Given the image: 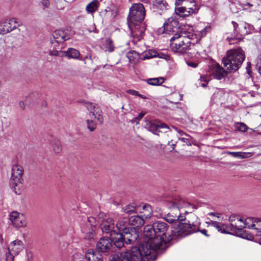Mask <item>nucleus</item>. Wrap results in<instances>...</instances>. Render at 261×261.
Instances as JSON below:
<instances>
[{
	"label": "nucleus",
	"instance_id": "nucleus-1",
	"mask_svg": "<svg viewBox=\"0 0 261 261\" xmlns=\"http://www.w3.org/2000/svg\"><path fill=\"white\" fill-rule=\"evenodd\" d=\"M168 225L163 221H157L152 225H147L144 228V241L148 244L147 249L151 250L156 259L158 253L166 248V244L172 240V237L167 233Z\"/></svg>",
	"mask_w": 261,
	"mask_h": 261
},
{
	"label": "nucleus",
	"instance_id": "nucleus-2",
	"mask_svg": "<svg viewBox=\"0 0 261 261\" xmlns=\"http://www.w3.org/2000/svg\"><path fill=\"white\" fill-rule=\"evenodd\" d=\"M148 244L142 243L139 248L133 247L130 250L112 254L111 261H153L155 259Z\"/></svg>",
	"mask_w": 261,
	"mask_h": 261
},
{
	"label": "nucleus",
	"instance_id": "nucleus-3",
	"mask_svg": "<svg viewBox=\"0 0 261 261\" xmlns=\"http://www.w3.org/2000/svg\"><path fill=\"white\" fill-rule=\"evenodd\" d=\"M198 39L195 33L182 31L174 34L170 38L171 49L174 53L183 55L190 48L191 45L197 43Z\"/></svg>",
	"mask_w": 261,
	"mask_h": 261
},
{
	"label": "nucleus",
	"instance_id": "nucleus-4",
	"mask_svg": "<svg viewBox=\"0 0 261 261\" xmlns=\"http://www.w3.org/2000/svg\"><path fill=\"white\" fill-rule=\"evenodd\" d=\"M245 58L242 49H230L227 51L226 56L223 58L222 62L229 72L236 71L241 67Z\"/></svg>",
	"mask_w": 261,
	"mask_h": 261
},
{
	"label": "nucleus",
	"instance_id": "nucleus-5",
	"mask_svg": "<svg viewBox=\"0 0 261 261\" xmlns=\"http://www.w3.org/2000/svg\"><path fill=\"white\" fill-rule=\"evenodd\" d=\"M23 168L18 164H15L11 169V176L10 179V187L12 190L17 195L21 192Z\"/></svg>",
	"mask_w": 261,
	"mask_h": 261
},
{
	"label": "nucleus",
	"instance_id": "nucleus-6",
	"mask_svg": "<svg viewBox=\"0 0 261 261\" xmlns=\"http://www.w3.org/2000/svg\"><path fill=\"white\" fill-rule=\"evenodd\" d=\"M196 219V221L192 223L190 221L179 222L178 226L172 230L173 236L184 237L197 232L198 228H199L200 223L197 218Z\"/></svg>",
	"mask_w": 261,
	"mask_h": 261
},
{
	"label": "nucleus",
	"instance_id": "nucleus-7",
	"mask_svg": "<svg viewBox=\"0 0 261 261\" xmlns=\"http://www.w3.org/2000/svg\"><path fill=\"white\" fill-rule=\"evenodd\" d=\"M86 107L89 111V117L91 119L86 121L87 128L90 132H93L96 128V123L93 119H95L100 124H102L103 121L102 112L97 105L94 103H87Z\"/></svg>",
	"mask_w": 261,
	"mask_h": 261
},
{
	"label": "nucleus",
	"instance_id": "nucleus-8",
	"mask_svg": "<svg viewBox=\"0 0 261 261\" xmlns=\"http://www.w3.org/2000/svg\"><path fill=\"white\" fill-rule=\"evenodd\" d=\"M145 11L144 6L141 3L134 4L130 8L127 18L128 24L144 23Z\"/></svg>",
	"mask_w": 261,
	"mask_h": 261
},
{
	"label": "nucleus",
	"instance_id": "nucleus-9",
	"mask_svg": "<svg viewBox=\"0 0 261 261\" xmlns=\"http://www.w3.org/2000/svg\"><path fill=\"white\" fill-rule=\"evenodd\" d=\"M199 8L194 0H188L179 7H175V12L180 17H185L196 14Z\"/></svg>",
	"mask_w": 261,
	"mask_h": 261
},
{
	"label": "nucleus",
	"instance_id": "nucleus-10",
	"mask_svg": "<svg viewBox=\"0 0 261 261\" xmlns=\"http://www.w3.org/2000/svg\"><path fill=\"white\" fill-rule=\"evenodd\" d=\"M128 27L130 31L132 42L135 44L141 40L145 35L146 25L144 23H129Z\"/></svg>",
	"mask_w": 261,
	"mask_h": 261
},
{
	"label": "nucleus",
	"instance_id": "nucleus-11",
	"mask_svg": "<svg viewBox=\"0 0 261 261\" xmlns=\"http://www.w3.org/2000/svg\"><path fill=\"white\" fill-rule=\"evenodd\" d=\"M21 26V22L16 18H11L0 21V34L10 33Z\"/></svg>",
	"mask_w": 261,
	"mask_h": 261
},
{
	"label": "nucleus",
	"instance_id": "nucleus-12",
	"mask_svg": "<svg viewBox=\"0 0 261 261\" xmlns=\"http://www.w3.org/2000/svg\"><path fill=\"white\" fill-rule=\"evenodd\" d=\"M73 35V33L68 30H57L53 33V39L51 40V42L52 44L57 43L59 44L58 47H63L62 43L71 38Z\"/></svg>",
	"mask_w": 261,
	"mask_h": 261
},
{
	"label": "nucleus",
	"instance_id": "nucleus-13",
	"mask_svg": "<svg viewBox=\"0 0 261 261\" xmlns=\"http://www.w3.org/2000/svg\"><path fill=\"white\" fill-rule=\"evenodd\" d=\"M63 47H54L53 50L49 51V55L59 57H68L69 58L77 59L80 53L79 50L75 48H69L67 51H62Z\"/></svg>",
	"mask_w": 261,
	"mask_h": 261
},
{
	"label": "nucleus",
	"instance_id": "nucleus-14",
	"mask_svg": "<svg viewBox=\"0 0 261 261\" xmlns=\"http://www.w3.org/2000/svg\"><path fill=\"white\" fill-rule=\"evenodd\" d=\"M23 247V244L20 240L12 242L8 247L9 252L6 254V261H14V256L17 255Z\"/></svg>",
	"mask_w": 261,
	"mask_h": 261
},
{
	"label": "nucleus",
	"instance_id": "nucleus-15",
	"mask_svg": "<svg viewBox=\"0 0 261 261\" xmlns=\"http://www.w3.org/2000/svg\"><path fill=\"white\" fill-rule=\"evenodd\" d=\"M178 22L177 20L173 19H169L165 22L163 26L158 30L159 34H167L169 35H174L175 33H179L178 30Z\"/></svg>",
	"mask_w": 261,
	"mask_h": 261
},
{
	"label": "nucleus",
	"instance_id": "nucleus-16",
	"mask_svg": "<svg viewBox=\"0 0 261 261\" xmlns=\"http://www.w3.org/2000/svg\"><path fill=\"white\" fill-rule=\"evenodd\" d=\"M233 27V33L227 36V40L230 44L233 43L231 41L233 40H241L243 39V36L249 34L248 31L243 30L240 24L234 21L231 22Z\"/></svg>",
	"mask_w": 261,
	"mask_h": 261
},
{
	"label": "nucleus",
	"instance_id": "nucleus-17",
	"mask_svg": "<svg viewBox=\"0 0 261 261\" xmlns=\"http://www.w3.org/2000/svg\"><path fill=\"white\" fill-rule=\"evenodd\" d=\"M96 249L102 253H110L113 249L112 241L109 237H101L96 244Z\"/></svg>",
	"mask_w": 261,
	"mask_h": 261
},
{
	"label": "nucleus",
	"instance_id": "nucleus-18",
	"mask_svg": "<svg viewBox=\"0 0 261 261\" xmlns=\"http://www.w3.org/2000/svg\"><path fill=\"white\" fill-rule=\"evenodd\" d=\"M166 204L169 208H175L178 209L182 207H187L190 206V204L180 197H174L170 198L166 201Z\"/></svg>",
	"mask_w": 261,
	"mask_h": 261
},
{
	"label": "nucleus",
	"instance_id": "nucleus-19",
	"mask_svg": "<svg viewBox=\"0 0 261 261\" xmlns=\"http://www.w3.org/2000/svg\"><path fill=\"white\" fill-rule=\"evenodd\" d=\"M169 213L164 215V219L168 223H173L177 221H183L186 220V217L182 216L178 209L171 208Z\"/></svg>",
	"mask_w": 261,
	"mask_h": 261
},
{
	"label": "nucleus",
	"instance_id": "nucleus-20",
	"mask_svg": "<svg viewBox=\"0 0 261 261\" xmlns=\"http://www.w3.org/2000/svg\"><path fill=\"white\" fill-rule=\"evenodd\" d=\"M10 220L13 226L16 228L24 227L27 225L24 215L17 212H13L10 215Z\"/></svg>",
	"mask_w": 261,
	"mask_h": 261
},
{
	"label": "nucleus",
	"instance_id": "nucleus-21",
	"mask_svg": "<svg viewBox=\"0 0 261 261\" xmlns=\"http://www.w3.org/2000/svg\"><path fill=\"white\" fill-rule=\"evenodd\" d=\"M229 221L230 223V226H229V230H241L244 228V220L237 215H231L229 218Z\"/></svg>",
	"mask_w": 261,
	"mask_h": 261
},
{
	"label": "nucleus",
	"instance_id": "nucleus-22",
	"mask_svg": "<svg viewBox=\"0 0 261 261\" xmlns=\"http://www.w3.org/2000/svg\"><path fill=\"white\" fill-rule=\"evenodd\" d=\"M122 233L124 237L126 244H133L139 237L138 232L132 228H129L128 231H123V233Z\"/></svg>",
	"mask_w": 261,
	"mask_h": 261
},
{
	"label": "nucleus",
	"instance_id": "nucleus-23",
	"mask_svg": "<svg viewBox=\"0 0 261 261\" xmlns=\"http://www.w3.org/2000/svg\"><path fill=\"white\" fill-rule=\"evenodd\" d=\"M211 72L214 78L219 80L224 78L227 73L219 64H214L211 66Z\"/></svg>",
	"mask_w": 261,
	"mask_h": 261
},
{
	"label": "nucleus",
	"instance_id": "nucleus-24",
	"mask_svg": "<svg viewBox=\"0 0 261 261\" xmlns=\"http://www.w3.org/2000/svg\"><path fill=\"white\" fill-rule=\"evenodd\" d=\"M111 240L112 241V245H114L118 249L122 248L124 245L125 240L122 233H116L111 234Z\"/></svg>",
	"mask_w": 261,
	"mask_h": 261
},
{
	"label": "nucleus",
	"instance_id": "nucleus-25",
	"mask_svg": "<svg viewBox=\"0 0 261 261\" xmlns=\"http://www.w3.org/2000/svg\"><path fill=\"white\" fill-rule=\"evenodd\" d=\"M100 226L103 232L107 233L111 232L114 228V220L111 218H108L103 220Z\"/></svg>",
	"mask_w": 261,
	"mask_h": 261
},
{
	"label": "nucleus",
	"instance_id": "nucleus-26",
	"mask_svg": "<svg viewBox=\"0 0 261 261\" xmlns=\"http://www.w3.org/2000/svg\"><path fill=\"white\" fill-rule=\"evenodd\" d=\"M85 258L88 261H103L102 255L99 252L88 250L85 254Z\"/></svg>",
	"mask_w": 261,
	"mask_h": 261
},
{
	"label": "nucleus",
	"instance_id": "nucleus-27",
	"mask_svg": "<svg viewBox=\"0 0 261 261\" xmlns=\"http://www.w3.org/2000/svg\"><path fill=\"white\" fill-rule=\"evenodd\" d=\"M129 225L128 219L122 218L120 219L117 223L116 227L119 231V233H123V231H128Z\"/></svg>",
	"mask_w": 261,
	"mask_h": 261
},
{
	"label": "nucleus",
	"instance_id": "nucleus-28",
	"mask_svg": "<svg viewBox=\"0 0 261 261\" xmlns=\"http://www.w3.org/2000/svg\"><path fill=\"white\" fill-rule=\"evenodd\" d=\"M208 224L216 228L218 231L223 233H229V227L227 224H221L218 222L211 221Z\"/></svg>",
	"mask_w": 261,
	"mask_h": 261
},
{
	"label": "nucleus",
	"instance_id": "nucleus-29",
	"mask_svg": "<svg viewBox=\"0 0 261 261\" xmlns=\"http://www.w3.org/2000/svg\"><path fill=\"white\" fill-rule=\"evenodd\" d=\"M128 220L129 224L137 227H140L144 224V218L141 216H133Z\"/></svg>",
	"mask_w": 261,
	"mask_h": 261
},
{
	"label": "nucleus",
	"instance_id": "nucleus-30",
	"mask_svg": "<svg viewBox=\"0 0 261 261\" xmlns=\"http://www.w3.org/2000/svg\"><path fill=\"white\" fill-rule=\"evenodd\" d=\"M101 48L105 51L111 53L114 50L115 46L112 40L108 38L105 39V41L101 46Z\"/></svg>",
	"mask_w": 261,
	"mask_h": 261
},
{
	"label": "nucleus",
	"instance_id": "nucleus-31",
	"mask_svg": "<svg viewBox=\"0 0 261 261\" xmlns=\"http://www.w3.org/2000/svg\"><path fill=\"white\" fill-rule=\"evenodd\" d=\"M159 123L160 122H153L151 121H147L146 123V127L153 134L159 135L158 133Z\"/></svg>",
	"mask_w": 261,
	"mask_h": 261
},
{
	"label": "nucleus",
	"instance_id": "nucleus-32",
	"mask_svg": "<svg viewBox=\"0 0 261 261\" xmlns=\"http://www.w3.org/2000/svg\"><path fill=\"white\" fill-rule=\"evenodd\" d=\"M142 214L141 216L145 219L150 218L152 216V208L148 204H145L142 206V211L140 212Z\"/></svg>",
	"mask_w": 261,
	"mask_h": 261
},
{
	"label": "nucleus",
	"instance_id": "nucleus-33",
	"mask_svg": "<svg viewBox=\"0 0 261 261\" xmlns=\"http://www.w3.org/2000/svg\"><path fill=\"white\" fill-rule=\"evenodd\" d=\"M99 4V2L97 0L93 1L87 5L86 11L88 13L93 14L97 10Z\"/></svg>",
	"mask_w": 261,
	"mask_h": 261
},
{
	"label": "nucleus",
	"instance_id": "nucleus-34",
	"mask_svg": "<svg viewBox=\"0 0 261 261\" xmlns=\"http://www.w3.org/2000/svg\"><path fill=\"white\" fill-rule=\"evenodd\" d=\"M229 154L231 155L234 158L239 159H245L251 156L252 154L250 152H228Z\"/></svg>",
	"mask_w": 261,
	"mask_h": 261
},
{
	"label": "nucleus",
	"instance_id": "nucleus-35",
	"mask_svg": "<svg viewBox=\"0 0 261 261\" xmlns=\"http://www.w3.org/2000/svg\"><path fill=\"white\" fill-rule=\"evenodd\" d=\"M167 6L166 2L164 0H155L153 3L154 8L162 10L166 9Z\"/></svg>",
	"mask_w": 261,
	"mask_h": 261
},
{
	"label": "nucleus",
	"instance_id": "nucleus-36",
	"mask_svg": "<svg viewBox=\"0 0 261 261\" xmlns=\"http://www.w3.org/2000/svg\"><path fill=\"white\" fill-rule=\"evenodd\" d=\"M164 82L163 77H158L149 79L147 80V83L150 85L158 86L160 85Z\"/></svg>",
	"mask_w": 261,
	"mask_h": 261
},
{
	"label": "nucleus",
	"instance_id": "nucleus-37",
	"mask_svg": "<svg viewBox=\"0 0 261 261\" xmlns=\"http://www.w3.org/2000/svg\"><path fill=\"white\" fill-rule=\"evenodd\" d=\"M252 229L255 230L256 234L261 236V219L255 218Z\"/></svg>",
	"mask_w": 261,
	"mask_h": 261
},
{
	"label": "nucleus",
	"instance_id": "nucleus-38",
	"mask_svg": "<svg viewBox=\"0 0 261 261\" xmlns=\"http://www.w3.org/2000/svg\"><path fill=\"white\" fill-rule=\"evenodd\" d=\"M52 147L53 150L56 153H60L62 149L60 142L56 139H54L53 141Z\"/></svg>",
	"mask_w": 261,
	"mask_h": 261
},
{
	"label": "nucleus",
	"instance_id": "nucleus-39",
	"mask_svg": "<svg viewBox=\"0 0 261 261\" xmlns=\"http://www.w3.org/2000/svg\"><path fill=\"white\" fill-rule=\"evenodd\" d=\"M136 208V204L135 203H132L124 206L122 210L125 213L131 214L135 212Z\"/></svg>",
	"mask_w": 261,
	"mask_h": 261
},
{
	"label": "nucleus",
	"instance_id": "nucleus-40",
	"mask_svg": "<svg viewBox=\"0 0 261 261\" xmlns=\"http://www.w3.org/2000/svg\"><path fill=\"white\" fill-rule=\"evenodd\" d=\"M255 218L252 217H248L244 220V228L252 229L254 226Z\"/></svg>",
	"mask_w": 261,
	"mask_h": 261
},
{
	"label": "nucleus",
	"instance_id": "nucleus-41",
	"mask_svg": "<svg viewBox=\"0 0 261 261\" xmlns=\"http://www.w3.org/2000/svg\"><path fill=\"white\" fill-rule=\"evenodd\" d=\"M210 30H211V27H210V25H207V26H206L205 27H204V29H203L202 30H201L199 32V33H198V34H195L197 35V36L198 38L199 39H198V41L200 40V39L202 37H204V36H206V35L207 34V33L208 32H209L210 31Z\"/></svg>",
	"mask_w": 261,
	"mask_h": 261
},
{
	"label": "nucleus",
	"instance_id": "nucleus-42",
	"mask_svg": "<svg viewBox=\"0 0 261 261\" xmlns=\"http://www.w3.org/2000/svg\"><path fill=\"white\" fill-rule=\"evenodd\" d=\"M169 131H170V129L169 127L166 124L160 122L159 125L158 126V134H159V133H168Z\"/></svg>",
	"mask_w": 261,
	"mask_h": 261
},
{
	"label": "nucleus",
	"instance_id": "nucleus-43",
	"mask_svg": "<svg viewBox=\"0 0 261 261\" xmlns=\"http://www.w3.org/2000/svg\"><path fill=\"white\" fill-rule=\"evenodd\" d=\"M236 129L237 130L242 132H245L248 129L247 126L244 123L240 122L237 123L236 124Z\"/></svg>",
	"mask_w": 261,
	"mask_h": 261
},
{
	"label": "nucleus",
	"instance_id": "nucleus-44",
	"mask_svg": "<svg viewBox=\"0 0 261 261\" xmlns=\"http://www.w3.org/2000/svg\"><path fill=\"white\" fill-rule=\"evenodd\" d=\"M85 257L80 253H75L72 255V261H83Z\"/></svg>",
	"mask_w": 261,
	"mask_h": 261
},
{
	"label": "nucleus",
	"instance_id": "nucleus-45",
	"mask_svg": "<svg viewBox=\"0 0 261 261\" xmlns=\"http://www.w3.org/2000/svg\"><path fill=\"white\" fill-rule=\"evenodd\" d=\"M157 56V52L154 50H150L146 53L144 57L145 59H150L155 57Z\"/></svg>",
	"mask_w": 261,
	"mask_h": 261
},
{
	"label": "nucleus",
	"instance_id": "nucleus-46",
	"mask_svg": "<svg viewBox=\"0 0 261 261\" xmlns=\"http://www.w3.org/2000/svg\"><path fill=\"white\" fill-rule=\"evenodd\" d=\"M186 64L189 67L192 68H196L199 64V62L197 61L188 60L186 61Z\"/></svg>",
	"mask_w": 261,
	"mask_h": 261
},
{
	"label": "nucleus",
	"instance_id": "nucleus-47",
	"mask_svg": "<svg viewBox=\"0 0 261 261\" xmlns=\"http://www.w3.org/2000/svg\"><path fill=\"white\" fill-rule=\"evenodd\" d=\"M240 25L243 30L248 31L249 33H250V28L251 27V25L244 22L241 23Z\"/></svg>",
	"mask_w": 261,
	"mask_h": 261
},
{
	"label": "nucleus",
	"instance_id": "nucleus-48",
	"mask_svg": "<svg viewBox=\"0 0 261 261\" xmlns=\"http://www.w3.org/2000/svg\"><path fill=\"white\" fill-rule=\"evenodd\" d=\"M134 55L137 56V53L135 51H130L127 53V57L128 59L129 62L134 61Z\"/></svg>",
	"mask_w": 261,
	"mask_h": 261
},
{
	"label": "nucleus",
	"instance_id": "nucleus-49",
	"mask_svg": "<svg viewBox=\"0 0 261 261\" xmlns=\"http://www.w3.org/2000/svg\"><path fill=\"white\" fill-rule=\"evenodd\" d=\"M27 261H33V254L31 251L27 252Z\"/></svg>",
	"mask_w": 261,
	"mask_h": 261
},
{
	"label": "nucleus",
	"instance_id": "nucleus-50",
	"mask_svg": "<svg viewBox=\"0 0 261 261\" xmlns=\"http://www.w3.org/2000/svg\"><path fill=\"white\" fill-rule=\"evenodd\" d=\"M126 93L132 95L138 96L139 95V92L135 90L129 89L126 91Z\"/></svg>",
	"mask_w": 261,
	"mask_h": 261
},
{
	"label": "nucleus",
	"instance_id": "nucleus-51",
	"mask_svg": "<svg viewBox=\"0 0 261 261\" xmlns=\"http://www.w3.org/2000/svg\"><path fill=\"white\" fill-rule=\"evenodd\" d=\"M42 4L43 6V9L47 8L49 6V0H42Z\"/></svg>",
	"mask_w": 261,
	"mask_h": 261
},
{
	"label": "nucleus",
	"instance_id": "nucleus-52",
	"mask_svg": "<svg viewBox=\"0 0 261 261\" xmlns=\"http://www.w3.org/2000/svg\"><path fill=\"white\" fill-rule=\"evenodd\" d=\"M179 140L183 142L184 143H185L187 145H191L190 140L188 138H185V137H181L179 138Z\"/></svg>",
	"mask_w": 261,
	"mask_h": 261
},
{
	"label": "nucleus",
	"instance_id": "nucleus-53",
	"mask_svg": "<svg viewBox=\"0 0 261 261\" xmlns=\"http://www.w3.org/2000/svg\"><path fill=\"white\" fill-rule=\"evenodd\" d=\"M172 128L175 130L180 136H183L185 135V136H187V135L181 130L178 129L177 127L172 126Z\"/></svg>",
	"mask_w": 261,
	"mask_h": 261
},
{
	"label": "nucleus",
	"instance_id": "nucleus-54",
	"mask_svg": "<svg viewBox=\"0 0 261 261\" xmlns=\"http://www.w3.org/2000/svg\"><path fill=\"white\" fill-rule=\"evenodd\" d=\"M188 0H176L175 3L176 7H179L181 5H182L185 1H187Z\"/></svg>",
	"mask_w": 261,
	"mask_h": 261
},
{
	"label": "nucleus",
	"instance_id": "nucleus-55",
	"mask_svg": "<svg viewBox=\"0 0 261 261\" xmlns=\"http://www.w3.org/2000/svg\"><path fill=\"white\" fill-rule=\"evenodd\" d=\"M19 108L21 110H24L25 109V105L23 101H20L18 103Z\"/></svg>",
	"mask_w": 261,
	"mask_h": 261
},
{
	"label": "nucleus",
	"instance_id": "nucleus-56",
	"mask_svg": "<svg viewBox=\"0 0 261 261\" xmlns=\"http://www.w3.org/2000/svg\"><path fill=\"white\" fill-rule=\"evenodd\" d=\"M260 62H258L256 64V68L258 71V72L261 75V58L260 59Z\"/></svg>",
	"mask_w": 261,
	"mask_h": 261
},
{
	"label": "nucleus",
	"instance_id": "nucleus-57",
	"mask_svg": "<svg viewBox=\"0 0 261 261\" xmlns=\"http://www.w3.org/2000/svg\"><path fill=\"white\" fill-rule=\"evenodd\" d=\"M208 215H210V216H215V217H217V218H219L220 217V216L221 215L219 213H210L208 214Z\"/></svg>",
	"mask_w": 261,
	"mask_h": 261
},
{
	"label": "nucleus",
	"instance_id": "nucleus-58",
	"mask_svg": "<svg viewBox=\"0 0 261 261\" xmlns=\"http://www.w3.org/2000/svg\"><path fill=\"white\" fill-rule=\"evenodd\" d=\"M198 231H200L203 234L205 235L206 237H208L209 236V235L207 233V230L206 229L199 230L198 229Z\"/></svg>",
	"mask_w": 261,
	"mask_h": 261
},
{
	"label": "nucleus",
	"instance_id": "nucleus-59",
	"mask_svg": "<svg viewBox=\"0 0 261 261\" xmlns=\"http://www.w3.org/2000/svg\"><path fill=\"white\" fill-rule=\"evenodd\" d=\"M144 115H145V113H143V112H141V113L139 114V115H138V117L137 118V119L138 120H141V119L143 118V117L144 116Z\"/></svg>",
	"mask_w": 261,
	"mask_h": 261
},
{
	"label": "nucleus",
	"instance_id": "nucleus-60",
	"mask_svg": "<svg viewBox=\"0 0 261 261\" xmlns=\"http://www.w3.org/2000/svg\"><path fill=\"white\" fill-rule=\"evenodd\" d=\"M138 96L143 98V99H146V97L142 94H140L139 93V95H138Z\"/></svg>",
	"mask_w": 261,
	"mask_h": 261
},
{
	"label": "nucleus",
	"instance_id": "nucleus-61",
	"mask_svg": "<svg viewBox=\"0 0 261 261\" xmlns=\"http://www.w3.org/2000/svg\"><path fill=\"white\" fill-rule=\"evenodd\" d=\"M245 6H248L249 7L253 6V4H250L249 3H247L246 4H245Z\"/></svg>",
	"mask_w": 261,
	"mask_h": 261
},
{
	"label": "nucleus",
	"instance_id": "nucleus-62",
	"mask_svg": "<svg viewBox=\"0 0 261 261\" xmlns=\"http://www.w3.org/2000/svg\"><path fill=\"white\" fill-rule=\"evenodd\" d=\"M93 236H94L93 233H90V238H93Z\"/></svg>",
	"mask_w": 261,
	"mask_h": 261
},
{
	"label": "nucleus",
	"instance_id": "nucleus-63",
	"mask_svg": "<svg viewBox=\"0 0 261 261\" xmlns=\"http://www.w3.org/2000/svg\"><path fill=\"white\" fill-rule=\"evenodd\" d=\"M141 1L144 2L145 3H147L148 0H140Z\"/></svg>",
	"mask_w": 261,
	"mask_h": 261
},
{
	"label": "nucleus",
	"instance_id": "nucleus-64",
	"mask_svg": "<svg viewBox=\"0 0 261 261\" xmlns=\"http://www.w3.org/2000/svg\"><path fill=\"white\" fill-rule=\"evenodd\" d=\"M259 243L261 244V238L259 239Z\"/></svg>",
	"mask_w": 261,
	"mask_h": 261
}]
</instances>
